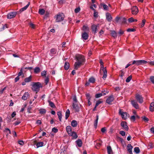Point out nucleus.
I'll list each match as a JSON object with an SVG mask.
<instances>
[{
    "label": "nucleus",
    "instance_id": "nucleus-1",
    "mask_svg": "<svg viewBox=\"0 0 154 154\" xmlns=\"http://www.w3.org/2000/svg\"><path fill=\"white\" fill-rule=\"evenodd\" d=\"M86 60L85 56L82 54H78V68L84 65L85 62Z\"/></svg>",
    "mask_w": 154,
    "mask_h": 154
},
{
    "label": "nucleus",
    "instance_id": "nucleus-2",
    "mask_svg": "<svg viewBox=\"0 0 154 154\" xmlns=\"http://www.w3.org/2000/svg\"><path fill=\"white\" fill-rule=\"evenodd\" d=\"M32 89L33 91H36V93L39 91L40 88L42 87L41 83L39 82H33Z\"/></svg>",
    "mask_w": 154,
    "mask_h": 154
},
{
    "label": "nucleus",
    "instance_id": "nucleus-3",
    "mask_svg": "<svg viewBox=\"0 0 154 154\" xmlns=\"http://www.w3.org/2000/svg\"><path fill=\"white\" fill-rule=\"evenodd\" d=\"M119 115L121 116L122 118L124 120H126L129 117V115L126 112L122 111V109H120L119 112Z\"/></svg>",
    "mask_w": 154,
    "mask_h": 154
},
{
    "label": "nucleus",
    "instance_id": "nucleus-4",
    "mask_svg": "<svg viewBox=\"0 0 154 154\" xmlns=\"http://www.w3.org/2000/svg\"><path fill=\"white\" fill-rule=\"evenodd\" d=\"M64 18V16L63 14H58L56 16V22H60L62 21Z\"/></svg>",
    "mask_w": 154,
    "mask_h": 154
},
{
    "label": "nucleus",
    "instance_id": "nucleus-5",
    "mask_svg": "<svg viewBox=\"0 0 154 154\" xmlns=\"http://www.w3.org/2000/svg\"><path fill=\"white\" fill-rule=\"evenodd\" d=\"M73 102L72 104V109L75 110V112L77 111V101L76 95H74L73 97Z\"/></svg>",
    "mask_w": 154,
    "mask_h": 154
},
{
    "label": "nucleus",
    "instance_id": "nucleus-6",
    "mask_svg": "<svg viewBox=\"0 0 154 154\" xmlns=\"http://www.w3.org/2000/svg\"><path fill=\"white\" fill-rule=\"evenodd\" d=\"M18 12V11H14L9 13L7 15V18L11 19L14 17Z\"/></svg>",
    "mask_w": 154,
    "mask_h": 154
},
{
    "label": "nucleus",
    "instance_id": "nucleus-7",
    "mask_svg": "<svg viewBox=\"0 0 154 154\" xmlns=\"http://www.w3.org/2000/svg\"><path fill=\"white\" fill-rule=\"evenodd\" d=\"M132 14L134 15H136L138 12V9L137 6H133L131 9Z\"/></svg>",
    "mask_w": 154,
    "mask_h": 154
},
{
    "label": "nucleus",
    "instance_id": "nucleus-8",
    "mask_svg": "<svg viewBox=\"0 0 154 154\" xmlns=\"http://www.w3.org/2000/svg\"><path fill=\"white\" fill-rule=\"evenodd\" d=\"M114 100V97L112 95L107 98L106 100V102L108 104H111V103Z\"/></svg>",
    "mask_w": 154,
    "mask_h": 154
},
{
    "label": "nucleus",
    "instance_id": "nucleus-9",
    "mask_svg": "<svg viewBox=\"0 0 154 154\" xmlns=\"http://www.w3.org/2000/svg\"><path fill=\"white\" fill-rule=\"evenodd\" d=\"M121 125L125 130L128 131V130L129 128L126 122H122L121 123Z\"/></svg>",
    "mask_w": 154,
    "mask_h": 154
},
{
    "label": "nucleus",
    "instance_id": "nucleus-10",
    "mask_svg": "<svg viewBox=\"0 0 154 154\" xmlns=\"http://www.w3.org/2000/svg\"><path fill=\"white\" fill-rule=\"evenodd\" d=\"M147 63V61L145 60H136V65L139 66L143 64H145Z\"/></svg>",
    "mask_w": 154,
    "mask_h": 154
},
{
    "label": "nucleus",
    "instance_id": "nucleus-11",
    "mask_svg": "<svg viewBox=\"0 0 154 154\" xmlns=\"http://www.w3.org/2000/svg\"><path fill=\"white\" fill-rule=\"evenodd\" d=\"M26 71L24 70V68H21L20 71L19 72L18 74V76H22L23 78L24 77V74L26 72Z\"/></svg>",
    "mask_w": 154,
    "mask_h": 154
},
{
    "label": "nucleus",
    "instance_id": "nucleus-12",
    "mask_svg": "<svg viewBox=\"0 0 154 154\" xmlns=\"http://www.w3.org/2000/svg\"><path fill=\"white\" fill-rule=\"evenodd\" d=\"M106 18L107 20L109 22H110L112 18L111 14L108 12L106 13Z\"/></svg>",
    "mask_w": 154,
    "mask_h": 154
},
{
    "label": "nucleus",
    "instance_id": "nucleus-13",
    "mask_svg": "<svg viewBox=\"0 0 154 154\" xmlns=\"http://www.w3.org/2000/svg\"><path fill=\"white\" fill-rule=\"evenodd\" d=\"M137 100L140 103H141L143 102L142 97L139 94L137 95L136 96Z\"/></svg>",
    "mask_w": 154,
    "mask_h": 154
},
{
    "label": "nucleus",
    "instance_id": "nucleus-14",
    "mask_svg": "<svg viewBox=\"0 0 154 154\" xmlns=\"http://www.w3.org/2000/svg\"><path fill=\"white\" fill-rule=\"evenodd\" d=\"M109 91L107 90H106V93H103V91H102V93L96 94L95 95V97L96 98H98L102 96V95H105L106 94H108Z\"/></svg>",
    "mask_w": 154,
    "mask_h": 154
},
{
    "label": "nucleus",
    "instance_id": "nucleus-15",
    "mask_svg": "<svg viewBox=\"0 0 154 154\" xmlns=\"http://www.w3.org/2000/svg\"><path fill=\"white\" fill-rule=\"evenodd\" d=\"M82 36L83 39L85 40H87L88 37V33L85 32L82 34Z\"/></svg>",
    "mask_w": 154,
    "mask_h": 154
},
{
    "label": "nucleus",
    "instance_id": "nucleus-16",
    "mask_svg": "<svg viewBox=\"0 0 154 154\" xmlns=\"http://www.w3.org/2000/svg\"><path fill=\"white\" fill-rule=\"evenodd\" d=\"M131 103L133 106L136 109H138L139 108V106L138 103L134 100H132L131 101Z\"/></svg>",
    "mask_w": 154,
    "mask_h": 154
},
{
    "label": "nucleus",
    "instance_id": "nucleus-17",
    "mask_svg": "<svg viewBox=\"0 0 154 154\" xmlns=\"http://www.w3.org/2000/svg\"><path fill=\"white\" fill-rule=\"evenodd\" d=\"M97 25L93 24L92 25L91 27L92 31L94 32L95 34L97 32Z\"/></svg>",
    "mask_w": 154,
    "mask_h": 154
},
{
    "label": "nucleus",
    "instance_id": "nucleus-18",
    "mask_svg": "<svg viewBox=\"0 0 154 154\" xmlns=\"http://www.w3.org/2000/svg\"><path fill=\"white\" fill-rule=\"evenodd\" d=\"M69 135L72 137V139H75L77 138V134L74 131H72Z\"/></svg>",
    "mask_w": 154,
    "mask_h": 154
},
{
    "label": "nucleus",
    "instance_id": "nucleus-19",
    "mask_svg": "<svg viewBox=\"0 0 154 154\" xmlns=\"http://www.w3.org/2000/svg\"><path fill=\"white\" fill-rule=\"evenodd\" d=\"M107 153L108 154H113V152L110 146H107Z\"/></svg>",
    "mask_w": 154,
    "mask_h": 154
},
{
    "label": "nucleus",
    "instance_id": "nucleus-20",
    "mask_svg": "<svg viewBox=\"0 0 154 154\" xmlns=\"http://www.w3.org/2000/svg\"><path fill=\"white\" fill-rule=\"evenodd\" d=\"M100 6L103 7L104 10L106 11H108L109 10L108 6L104 3H101L100 4Z\"/></svg>",
    "mask_w": 154,
    "mask_h": 154
},
{
    "label": "nucleus",
    "instance_id": "nucleus-21",
    "mask_svg": "<svg viewBox=\"0 0 154 154\" xmlns=\"http://www.w3.org/2000/svg\"><path fill=\"white\" fill-rule=\"evenodd\" d=\"M66 129L69 135L72 132V128L70 126H67L66 127Z\"/></svg>",
    "mask_w": 154,
    "mask_h": 154
},
{
    "label": "nucleus",
    "instance_id": "nucleus-22",
    "mask_svg": "<svg viewBox=\"0 0 154 154\" xmlns=\"http://www.w3.org/2000/svg\"><path fill=\"white\" fill-rule=\"evenodd\" d=\"M57 52V50L54 48H52L51 49L50 55L52 56L53 55L55 54Z\"/></svg>",
    "mask_w": 154,
    "mask_h": 154
},
{
    "label": "nucleus",
    "instance_id": "nucleus-23",
    "mask_svg": "<svg viewBox=\"0 0 154 154\" xmlns=\"http://www.w3.org/2000/svg\"><path fill=\"white\" fill-rule=\"evenodd\" d=\"M149 110L152 112L154 111V102H152L149 106Z\"/></svg>",
    "mask_w": 154,
    "mask_h": 154
},
{
    "label": "nucleus",
    "instance_id": "nucleus-24",
    "mask_svg": "<svg viewBox=\"0 0 154 154\" xmlns=\"http://www.w3.org/2000/svg\"><path fill=\"white\" fill-rule=\"evenodd\" d=\"M69 68V64L68 62H65L64 63V68L66 70H67Z\"/></svg>",
    "mask_w": 154,
    "mask_h": 154
},
{
    "label": "nucleus",
    "instance_id": "nucleus-25",
    "mask_svg": "<svg viewBox=\"0 0 154 154\" xmlns=\"http://www.w3.org/2000/svg\"><path fill=\"white\" fill-rule=\"evenodd\" d=\"M30 3L29 2L27 5L20 9L19 12H20V13L21 12L26 10L30 5Z\"/></svg>",
    "mask_w": 154,
    "mask_h": 154
},
{
    "label": "nucleus",
    "instance_id": "nucleus-26",
    "mask_svg": "<svg viewBox=\"0 0 154 154\" xmlns=\"http://www.w3.org/2000/svg\"><path fill=\"white\" fill-rule=\"evenodd\" d=\"M127 150L128 152H131V153L132 149L133 148V146L131 145L130 144H128L127 145Z\"/></svg>",
    "mask_w": 154,
    "mask_h": 154
},
{
    "label": "nucleus",
    "instance_id": "nucleus-27",
    "mask_svg": "<svg viewBox=\"0 0 154 154\" xmlns=\"http://www.w3.org/2000/svg\"><path fill=\"white\" fill-rule=\"evenodd\" d=\"M29 96V93L27 92H25L22 97V99L24 100H26Z\"/></svg>",
    "mask_w": 154,
    "mask_h": 154
},
{
    "label": "nucleus",
    "instance_id": "nucleus-28",
    "mask_svg": "<svg viewBox=\"0 0 154 154\" xmlns=\"http://www.w3.org/2000/svg\"><path fill=\"white\" fill-rule=\"evenodd\" d=\"M70 113V112L69 109H67L65 113V119L66 120H67L68 119V118L69 117Z\"/></svg>",
    "mask_w": 154,
    "mask_h": 154
},
{
    "label": "nucleus",
    "instance_id": "nucleus-29",
    "mask_svg": "<svg viewBox=\"0 0 154 154\" xmlns=\"http://www.w3.org/2000/svg\"><path fill=\"white\" fill-rule=\"evenodd\" d=\"M99 119V116L97 115L96 116V119L94 122V126L95 128H96L97 127L98 121Z\"/></svg>",
    "mask_w": 154,
    "mask_h": 154
},
{
    "label": "nucleus",
    "instance_id": "nucleus-30",
    "mask_svg": "<svg viewBox=\"0 0 154 154\" xmlns=\"http://www.w3.org/2000/svg\"><path fill=\"white\" fill-rule=\"evenodd\" d=\"M32 77L31 75H30L28 77L24 79V81L26 82H30L32 81Z\"/></svg>",
    "mask_w": 154,
    "mask_h": 154
},
{
    "label": "nucleus",
    "instance_id": "nucleus-31",
    "mask_svg": "<svg viewBox=\"0 0 154 154\" xmlns=\"http://www.w3.org/2000/svg\"><path fill=\"white\" fill-rule=\"evenodd\" d=\"M71 125L73 127H76L77 125V122L76 120H72L71 122Z\"/></svg>",
    "mask_w": 154,
    "mask_h": 154
},
{
    "label": "nucleus",
    "instance_id": "nucleus-32",
    "mask_svg": "<svg viewBox=\"0 0 154 154\" xmlns=\"http://www.w3.org/2000/svg\"><path fill=\"white\" fill-rule=\"evenodd\" d=\"M111 34L112 36L114 38H116L117 37V33L115 31L113 30L111 31Z\"/></svg>",
    "mask_w": 154,
    "mask_h": 154
},
{
    "label": "nucleus",
    "instance_id": "nucleus-33",
    "mask_svg": "<svg viewBox=\"0 0 154 154\" xmlns=\"http://www.w3.org/2000/svg\"><path fill=\"white\" fill-rule=\"evenodd\" d=\"M48 102L49 103V105L52 108H55V106L54 104V103L51 101L50 100H48Z\"/></svg>",
    "mask_w": 154,
    "mask_h": 154
},
{
    "label": "nucleus",
    "instance_id": "nucleus-34",
    "mask_svg": "<svg viewBox=\"0 0 154 154\" xmlns=\"http://www.w3.org/2000/svg\"><path fill=\"white\" fill-rule=\"evenodd\" d=\"M39 113L41 114H45L46 112V110L45 109H41L39 110Z\"/></svg>",
    "mask_w": 154,
    "mask_h": 154
},
{
    "label": "nucleus",
    "instance_id": "nucleus-35",
    "mask_svg": "<svg viewBox=\"0 0 154 154\" xmlns=\"http://www.w3.org/2000/svg\"><path fill=\"white\" fill-rule=\"evenodd\" d=\"M83 30L85 32H88L89 31V28L87 26H83Z\"/></svg>",
    "mask_w": 154,
    "mask_h": 154
},
{
    "label": "nucleus",
    "instance_id": "nucleus-36",
    "mask_svg": "<svg viewBox=\"0 0 154 154\" xmlns=\"http://www.w3.org/2000/svg\"><path fill=\"white\" fill-rule=\"evenodd\" d=\"M43 142H40L36 144V146L37 148H38L40 147H42L43 146Z\"/></svg>",
    "mask_w": 154,
    "mask_h": 154
},
{
    "label": "nucleus",
    "instance_id": "nucleus-37",
    "mask_svg": "<svg viewBox=\"0 0 154 154\" xmlns=\"http://www.w3.org/2000/svg\"><path fill=\"white\" fill-rule=\"evenodd\" d=\"M40 69L39 67H36L34 69V72L35 73H38L40 72Z\"/></svg>",
    "mask_w": 154,
    "mask_h": 154
},
{
    "label": "nucleus",
    "instance_id": "nucleus-38",
    "mask_svg": "<svg viewBox=\"0 0 154 154\" xmlns=\"http://www.w3.org/2000/svg\"><path fill=\"white\" fill-rule=\"evenodd\" d=\"M82 145V142L81 139H78V146L81 147Z\"/></svg>",
    "mask_w": 154,
    "mask_h": 154
},
{
    "label": "nucleus",
    "instance_id": "nucleus-39",
    "mask_svg": "<svg viewBox=\"0 0 154 154\" xmlns=\"http://www.w3.org/2000/svg\"><path fill=\"white\" fill-rule=\"evenodd\" d=\"M103 78L104 80L106 78L107 76V71L106 70H105L103 71Z\"/></svg>",
    "mask_w": 154,
    "mask_h": 154
},
{
    "label": "nucleus",
    "instance_id": "nucleus-40",
    "mask_svg": "<svg viewBox=\"0 0 154 154\" xmlns=\"http://www.w3.org/2000/svg\"><path fill=\"white\" fill-rule=\"evenodd\" d=\"M95 79L93 77L90 78L89 79V81L91 83H94L95 82Z\"/></svg>",
    "mask_w": 154,
    "mask_h": 154
},
{
    "label": "nucleus",
    "instance_id": "nucleus-41",
    "mask_svg": "<svg viewBox=\"0 0 154 154\" xmlns=\"http://www.w3.org/2000/svg\"><path fill=\"white\" fill-rule=\"evenodd\" d=\"M45 10L43 9H40L39 10L38 12L41 15H43L45 13Z\"/></svg>",
    "mask_w": 154,
    "mask_h": 154
},
{
    "label": "nucleus",
    "instance_id": "nucleus-42",
    "mask_svg": "<svg viewBox=\"0 0 154 154\" xmlns=\"http://www.w3.org/2000/svg\"><path fill=\"white\" fill-rule=\"evenodd\" d=\"M8 27V25L7 24H5L2 27V28H1V30L0 31H2L4 30L6 28H7Z\"/></svg>",
    "mask_w": 154,
    "mask_h": 154
},
{
    "label": "nucleus",
    "instance_id": "nucleus-43",
    "mask_svg": "<svg viewBox=\"0 0 154 154\" xmlns=\"http://www.w3.org/2000/svg\"><path fill=\"white\" fill-rule=\"evenodd\" d=\"M134 151L136 153H138L140 152V150L138 147H135L134 148Z\"/></svg>",
    "mask_w": 154,
    "mask_h": 154
},
{
    "label": "nucleus",
    "instance_id": "nucleus-44",
    "mask_svg": "<svg viewBox=\"0 0 154 154\" xmlns=\"http://www.w3.org/2000/svg\"><path fill=\"white\" fill-rule=\"evenodd\" d=\"M49 81V76L46 77L45 80V83L46 85H47Z\"/></svg>",
    "mask_w": 154,
    "mask_h": 154
},
{
    "label": "nucleus",
    "instance_id": "nucleus-45",
    "mask_svg": "<svg viewBox=\"0 0 154 154\" xmlns=\"http://www.w3.org/2000/svg\"><path fill=\"white\" fill-rule=\"evenodd\" d=\"M47 72L45 70L42 71L41 73V75L42 76L46 77Z\"/></svg>",
    "mask_w": 154,
    "mask_h": 154
},
{
    "label": "nucleus",
    "instance_id": "nucleus-46",
    "mask_svg": "<svg viewBox=\"0 0 154 154\" xmlns=\"http://www.w3.org/2000/svg\"><path fill=\"white\" fill-rule=\"evenodd\" d=\"M146 21V20L145 19H143V20L142 22L140 23V27H143L144 26L145 23Z\"/></svg>",
    "mask_w": 154,
    "mask_h": 154
},
{
    "label": "nucleus",
    "instance_id": "nucleus-47",
    "mask_svg": "<svg viewBox=\"0 0 154 154\" xmlns=\"http://www.w3.org/2000/svg\"><path fill=\"white\" fill-rule=\"evenodd\" d=\"M132 78V76L131 75H130L129 77H128L126 79V82H129L131 80V79Z\"/></svg>",
    "mask_w": 154,
    "mask_h": 154
},
{
    "label": "nucleus",
    "instance_id": "nucleus-48",
    "mask_svg": "<svg viewBox=\"0 0 154 154\" xmlns=\"http://www.w3.org/2000/svg\"><path fill=\"white\" fill-rule=\"evenodd\" d=\"M142 118L143 119L144 121L145 122H147L149 120V119L146 117L145 116H143V117H142Z\"/></svg>",
    "mask_w": 154,
    "mask_h": 154
},
{
    "label": "nucleus",
    "instance_id": "nucleus-49",
    "mask_svg": "<svg viewBox=\"0 0 154 154\" xmlns=\"http://www.w3.org/2000/svg\"><path fill=\"white\" fill-rule=\"evenodd\" d=\"M120 76L121 77H122L123 76H124V74H125V72H124V71H123V70H121V71H120Z\"/></svg>",
    "mask_w": 154,
    "mask_h": 154
},
{
    "label": "nucleus",
    "instance_id": "nucleus-50",
    "mask_svg": "<svg viewBox=\"0 0 154 154\" xmlns=\"http://www.w3.org/2000/svg\"><path fill=\"white\" fill-rule=\"evenodd\" d=\"M85 96L86 97V99L87 100H90L91 98V97L90 95V94L89 93H87L85 94Z\"/></svg>",
    "mask_w": 154,
    "mask_h": 154
},
{
    "label": "nucleus",
    "instance_id": "nucleus-51",
    "mask_svg": "<svg viewBox=\"0 0 154 154\" xmlns=\"http://www.w3.org/2000/svg\"><path fill=\"white\" fill-rule=\"evenodd\" d=\"M135 31L136 29L134 28H128L127 30L128 32H134Z\"/></svg>",
    "mask_w": 154,
    "mask_h": 154
},
{
    "label": "nucleus",
    "instance_id": "nucleus-52",
    "mask_svg": "<svg viewBox=\"0 0 154 154\" xmlns=\"http://www.w3.org/2000/svg\"><path fill=\"white\" fill-rule=\"evenodd\" d=\"M102 102L103 101H100V100H98L97 101L95 105L96 106V107H97L99 104L102 103Z\"/></svg>",
    "mask_w": 154,
    "mask_h": 154
},
{
    "label": "nucleus",
    "instance_id": "nucleus-53",
    "mask_svg": "<svg viewBox=\"0 0 154 154\" xmlns=\"http://www.w3.org/2000/svg\"><path fill=\"white\" fill-rule=\"evenodd\" d=\"M100 66H101V68H100V71H101V70L103 71L105 70H106V67H105V68L104 67L103 64L102 65H101Z\"/></svg>",
    "mask_w": 154,
    "mask_h": 154
},
{
    "label": "nucleus",
    "instance_id": "nucleus-54",
    "mask_svg": "<svg viewBox=\"0 0 154 154\" xmlns=\"http://www.w3.org/2000/svg\"><path fill=\"white\" fill-rule=\"evenodd\" d=\"M119 134H121L122 136H124L125 135V132L124 131H120L119 132Z\"/></svg>",
    "mask_w": 154,
    "mask_h": 154
},
{
    "label": "nucleus",
    "instance_id": "nucleus-55",
    "mask_svg": "<svg viewBox=\"0 0 154 154\" xmlns=\"http://www.w3.org/2000/svg\"><path fill=\"white\" fill-rule=\"evenodd\" d=\"M124 33V31L121 29H120L119 31L118 32V34L120 35H122Z\"/></svg>",
    "mask_w": 154,
    "mask_h": 154
},
{
    "label": "nucleus",
    "instance_id": "nucleus-56",
    "mask_svg": "<svg viewBox=\"0 0 154 154\" xmlns=\"http://www.w3.org/2000/svg\"><path fill=\"white\" fill-rule=\"evenodd\" d=\"M98 13L97 12H96V11H94V17L97 18L98 17Z\"/></svg>",
    "mask_w": 154,
    "mask_h": 154
},
{
    "label": "nucleus",
    "instance_id": "nucleus-57",
    "mask_svg": "<svg viewBox=\"0 0 154 154\" xmlns=\"http://www.w3.org/2000/svg\"><path fill=\"white\" fill-rule=\"evenodd\" d=\"M128 22L129 23H132L134 22V18L132 17H131L128 19Z\"/></svg>",
    "mask_w": 154,
    "mask_h": 154
},
{
    "label": "nucleus",
    "instance_id": "nucleus-58",
    "mask_svg": "<svg viewBox=\"0 0 154 154\" xmlns=\"http://www.w3.org/2000/svg\"><path fill=\"white\" fill-rule=\"evenodd\" d=\"M101 131L102 132V133H105L106 132V128L104 127H103V128H102L101 129Z\"/></svg>",
    "mask_w": 154,
    "mask_h": 154
},
{
    "label": "nucleus",
    "instance_id": "nucleus-59",
    "mask_svg": "<svg viewBox=\"0 0 154 154\" xmlns=\"http://www.w3.org/2000/svg\"><path fill=\"white\" fill-rule=\"evenodd\" d=\"M150 80L152 83L154 84V76H151L150 77Z\"/></svg>",
    "mask_w": 154,
    "mask_h": 154
},
{
    "label": "nucleus",
    "instance_id": "nucleus-60",
    "mask_svg": "<svg viewBox=\"0 0 154 154\" xmlns=\"http://www.w3.org/2000/svg\"><path fill=\"white\" fill-rule=\"evenodd\" d=\"M18 143L20 145H22V146L24 144L23 141L22 140H20L18 141Z\"/></svg>",
    "mask_w": 154,
    "mask_h": 154
},
{
    "label": "nucleus",
    "instance_id": "nucleus-61",
    "mask_svg": "<svg viewBox=\"0 0 154 154\" xmlns=\"http://www.w3.org/2000/svg\"><path fill=\"white\" fill-rule=\"evenodd\" d=\"M131 120H133L134 121H135L136 119V117L134 116H132L130 118Z\"/></svg>",
    "mask_w": 154,
    "mask_h": 154
},
{
    "label": "nucleus",
    "instance_id": "nucleus-62",
    "mask_svg": "<svg viewBox=\"0 0 154 154\" xmlns=\"http://www.w3.org/2000/svg\"><path fill=\"white\" fill-rule=\"evenodd\" d=\"M52 131L54 133H56L58 131V129L54 127L52 128Z\"/></svg>",
    "mask_w": 154,
    "mask_h": 154
},
{
    "label": "nucleus",
    "instance_id": "nucleus-63",
    "mask_svg": "<svg viewBox=\"0 0 154 154\" xmlns=\"http://www.w3.org/2000/svg\"><path fill=\"white\" fill-rule=\"evenodd\" d=\"M120 18L119 17H117L115 18V20L116 22H118L119 20H120Z\"/></svg>",
    "mask_w": 154,
    "mask_h": 154
},
{
    "label": "nucleus",
    "instance_id": "nucleus-64",
    "mask_svg": "<svg viewBox=\"0 0 154 154\" xmlns=\"http://www.w3.org/2000/svg\"><path fill=\"white\" fill-rule=\"evenodd\" d=\"M21 122L20 121H16L14 124L15 126L17 125L20 123Z\"/></svg>",
    "mask_w": 154,
    "mask_h": 154
}]
</instances>
